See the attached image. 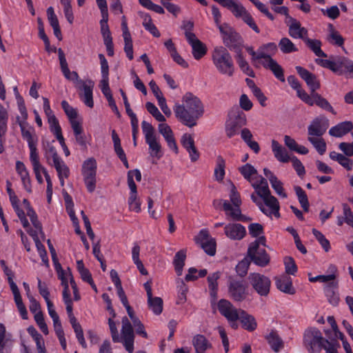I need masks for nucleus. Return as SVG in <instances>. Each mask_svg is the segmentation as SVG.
<instances>
[{
	"label": "nucleus",
	"instance_id": "obj_10",
	"mask_svg": "<svg viewBox=\"0 0 353 353\" xmlns=\"http://www.w3.org/2000/svg\"><path fill=\"white\" fill-rule=\"evenodd\" d=\"M97 161L94 158L85 160L82 165V175L85 186L89 192H92L96 188Z\"/></svg>",
	"mask_w": 353,
	"mask_h": 353
},
{
	"label": "nucleus",
	"instance_id": "obj_47",
	"mask_svg": "<svg viewBox=\"0 0 353 353\" xmlns=\"http://www.w3.org/2000/svg\"><path fill=\"white\" fill-rule=\"evenodd\" d=\"M53 164L58 173V176H64L65 178H68L69 176V168L61 159L56 161Z\"/></svg>",
	"mask_w": 353,
	"mask_h": 353
},
{
	"label": "nucleus",
	"instance_id": "obj_16",
	"mask_svg": "<svg viewBox=\"0 0 353 353\" xmlns=\"http://www.w3.org/2000/svg\"><path fill=\"white\" fill-rule=\"evenodd\" d=\"M295 69L300 77L305 81L310 92H313V94L317 93L316 91L321 87V83L317 77L301 66H296Z\"/></svg>",
	"mask_w": 353,
	"mask_h": 353
},
{
	"label": "nucleus",
	"instance_id": "obj_36",
	"mask_svg": "<svg viewBox=\"0 0 353 353\" xmlns=\"http://www.w3.org/2000/svg\"><path fill=\"white\" fill-rule=\"evenodd\" d=\"M303 41L316 56L319 57H327V54H325L321 48V42L319 40L312 39L307 37Z\"/></svg>",
	"mask_w": 353,
	"mask_h": 353
},
{
	"label": "nucleus",
	"instance_id": "obj_58",
	"mask_svg": "<svg viewBox=\"0 0 353 353\" xmlns=\"http://www.w3.org/2000/svg\"><path fill=\"white\" fill-rule=\"evenodd\" d=\"M179 288L178 299L176 301L177 304H181L186 301V294L188 291V288L183 281H181Z\"/></svg>",
	"mask_w": 353,
	"mask_h": 353
},
{
	"label": "nucleus",
	"instance_id": "obj_26",
	"mask_svg": "<svg viewBox=\"0 0 353 353\" xmlns=\"http://www.w3.org/2000/svg\"><path fill=\"white\" fill-rule=\"evenodd\" d=\"M276 288L281 292L288 294H294L296 291L292 286V281L290 276H282L276 278Z\"/></svg>",
	"mask_w": 353,
	"mask_h": 353
},
{
	"label": "nucleus",
	"instance_id": "obj_37",
	"mask_svg": "<svg viewBox=\"0 0 353 353\" xmlns=\"http://www.w3.org/2000/svg\"><path fill=\"white\" fill-rule=\"evenodd\" d=\"M143 21V26L146 30L150 32L154 37H159L160 32L155 26V25L152 23L150 15L148 13H143L141 14Z\"/></svg>",
	"mask_w": 353,
	"mask_h": 353
},
{
	"label": "nucleus",
	"instance_id": "obj_43",
	"mask_svg": "<svg viewBox=\"0 0 353 353\" xmlns=\"http://www.w3.org/2000/svg\"><path fill=\"white\" fill-rule=\"evenodd\" d=\"M11 347L8 344L6 339V327L0 323V353H10Z\"/></svg>",
	"mask_w": 353,
	"mask_h": 353
},
{
	"label": "nucleus",
	"instance_id": "obj_44",
	"mask_svg": "<svg viewBox=\"0 0 353 353\" xmlns=\"http://www.w3.org/2000/svg\"><path fill=\"white\" fill-rule=\"evenodd\" d=\"M310 141L320 154H323L326 151V143L322 138L308 137Z\"/></svg>",
	"mask_w": 353,
	"mask_h": 353
},
{
	"label": "nucleus",
	"instance_id": "obj_62",
	"mask_svg": "<svg viewBox=\"0 0 353 353\" xmlns=\"http://www.w3.org/2000/svg\"><path fill=\"white\" fill-rule=\"evenodd\" d=\"M61 107L63 109L65 114L68 116L70 121L74 119H77V110L74 109L72 106H70L66 101H63L61 102Z\"/></svg>",
	"mask_w": 353,
	"mask_h": 353
},
{
	"label": "nucleus",
	"instance_id": "obj_42",
	"mask_svg": "<svg viewBox=\"0 0 353 353\" xmlns=\"http://www.w3.org/2000/svg\"><path fill=\"white\" fill-rule=\"evenodd\" d=\"M225 161L221 156L216 158V165L214 169V177L216 181H221L225 176Z\"/></svg>",
	"mask_w": 353,
	"mask_h": 353
},
{
	"label": "nucleus",
	"instance_id": "obj_13",
	"mask_svg": "<svg viewBox=\"0 0 353 353\" xmlns=\"http://www.w3.org/2000/svg\"><path fill=\"white\" fill-rule=\"evenodd\" d=\"M329 126V120L323 116L316 117L307 127L308 137H321Z\"/></svg>",
	"mask_w": 353,
	"mask_h": 353
},
{
	"label": "nucleus",
	"instance_id": "obj_24",
	"mask_svg": "<svg viewBox=\"0 0 353 353\" xmlns=\"http://www.w3.org/2000/svg\"><path fill=\"white\" fill-rule=\"evenodd\" d=\"M352 129L353 123L351 121H343L332 127L329 130V134L334 137H342Z\"/></svg>",
	"mask_w": 353,
	"mask_h": 353
},
{
	"label": "nucleus",
	"instance_id": "obj_50",
	"mask_svg": "<svg viewBox=\"0 0 353 353\" xmlns=\"http://www.w3.org/2000/svg\"><path fill=\"white\" fill-rule=\"evenodd\" d=\"M312 234L316 237V240L321 244L322 248L325 252H328L330 249V241L325 237V236L319 230L314 228L312 229Z\"/></svg>",
	"mask_w": 353,
	"mask_h": 353
},
{
	"label": "nucleus",
	"instance_id": "obj_25",
	"mask_svg": "<svg viewBox=\"0 0 353 353\" xmlns=\"http://www.w3.org/2000/svg\"><path fill=\"white\" fill-rule=\"evenodd\" d=\"M192 343L196 353H205L208 350L212 347L211 343L203 334L195 335L192 338Z\"/></svg>",
	"mask_w": 353,
	"mask_h": 353
},
{
	"label": "nucleus",
	"instance_id": "obj_59",
	"mask_svg": "<svg viewBox=\"0 0 353 353\" xmlns=\"http://www.w3.org/2000/svg\"><path fill=\"white\" fill-rule=\"evenodd\" d=\"M250 1L256 7V8L261 12H262L263 14H265L270 20H271V21L274 20V15L269 12L267 6L264 3L259 1V0H251Z\"/></svg>",
	"mask_w": 353,
	"mask_h": 353
},
{
	"label": "nucleus",
	"instance_id": "obj_35",
	"mask_svg": "<svg viewBox=\"0 0 353 353\" xmlns=\"http://www.w3.org/2000/svg\"><path fill=\"white\" fill-rule=\"evenodd\" d=\"M19 124L21 128L22 137L23 139L26 140L28 145L36 144L37 142V138L33 134L34 129L31 127L27 129L25 126L26 124V122L20 121L19 122Z\"/></svg>",
	"mask_w": 353,
	"mask_h": 353
},
{
	"label": "nucleus",
	"instance_id": "obj_3",
	"mask_svg": "<svg viewBox=\"0 0 353 353\" xmlns=\"http://www.w3.org/2000/svg\"><path fill=\"white\" fill-rule=\"evenodd\" d=\"M212 59L214 66L220 73L229 77L234 74V62L226 48L223 46L214 48L212 53Z\"/></svg>",
	"mask_w": 353,
	"mask_h": 353
},
{
	"label": "nucleus",
	"instance_id": "obj_34",
	"mask_svg": "<svg viewBox=\"0 0 353 353\" xmlns=\"http://www.w3.org/2000/svg\"><path fill=\"white\" fill-rule=\"evenodd\" d=\"M313 97H314L313 105L315 104L323 110L331 112L334 115L336 114V112L334 110L330 102L320 94H314Z\"/></svg>",
	"mask_w": 353,
	"mask_h": 353
},
{
	"label": "nucleus",
	"instance_id": "obj_53",
	"mask_svg": "<svg viewBox=\"0 0 353 353\" xmlns=\"http://www.w3.org/2000/svg\"><path fill=\"white\" fill-rule=\"evenodd\" d=\"M297 97L302 100L304 103L310 106L313 105V101L314 97H313V92H310V94H307L302 88L296 90Z\"/></svg>",
	"mask_w": 353,
	"mask_h": 353
},
{
	"label": "nucleus",
	"instance_id": "obj_15",
	"mask_svg": "<svg viewBox=\"0 0 353 353\" xmlns=\"http://www.w3.org/2000/svg\"><path fill=\"white\" fill-rule=\"evenodd\" d=\"M94 83L92 80L88 79L83 81L76 88L81 90V92L79 94V97L81 101L89 108H93V88Z\"/></svg>",
	"mask_w": 353,
	"mask_h": 353
},
{
	"label": "nucleus",
	"instance_id": "obj_39",
	"mask_svg": "<svg viewBox=\"0 0 353 353\" xmlns=\"http://www.w3.org/2000/svg\"><path fill=\"white\" fill-rule=\"evenodd\" d=\"M236 62L243 73L251 77H254L255 74L253 70L250 67L248 63L244 59L242 51L236 53Z\"/></svg>",
	"mask_w": 353,
	"mask_h": 353
},
{
	"label": "nucleus",
	"instance_id": "obj_60",
	"mask_svg": "<svg viewBox=\"0 0 353 353\" xmlns=\"http://www.w3.org/2000/svg\"><path fill=\"white\" fill-rule=\"evenodd\" d=\"M272 188L274 190L276 193L282 198H286L287 194L285 192L283 188V183L276 178L270 182Z\"/></svg>",
	"mask_w": 353,
	"mask_h": 353
},
{
	"label": "nucleus",
	"instance_id": "obj_2",
	"mask_svg": "<svg viewBox=\"0 0 353 353\" xmlns=\"http://www.w3.org/2000/svg\"><path fill=\"white\" fill-rule=\"evenodd\" d=\"M316 63L338 75L353 78V61L345 57H333L332 59H316Z\"/></svg>",
	"mask_w": 353,
	"mask_h": 353
},
{
	"label": "nucleus",
	"instance_id": "obj_51",
	"mask_svg": "<svg viewBox=\"0 0 353 353\" xmlns=\"http://www.w3.org/2000/svg\"><path fill=\"white\" fill-rule=\"evenodd\" d=\"M139 2L144 8L158 14H162L165 13L164 9L161 6L154 3L151 0H139Z\"/></svg>",
	"mask_w": 353,
	"mask_h": 353
},
{
	"label": "nucleus",
	"instance_id": "obj_57",
	"mask_svg": "<svg viewBox=\"0 0 353 353\" xmlns=\"http://www.w3.org/2000/svg\"><path fill=\"white\" fill-rule=\"evenodd\" d=\"M250 265V260L247 258H244L241 260L236 266V271L237 274L243 277L247 274L248 268Z\"/></svg>",
	"mask_w": 353,
	"mask_h": 353
},
{
	"label": "nucleus",
	"instance_id": "obj_32",
	"mask_svg": "<svg viewBox=\"0 0 353 353\" xmlns=\"http://www.w3.org/2000/svg\"><path fill=\"white\" fill-rule=\"evenodd\" d=\"M221 272H215L208 276V287L210 294L213 301L217 299L218 283L217 280L220 278Z\"/></svg>",
	"mask_w": 353,
	"mask_h": 353
},
{
	"label": "nucleus",
	"instance_id": "obj_38",
	"mask_svg": "<svg viewBox=\"0 0 353 353\" xmlns=\"http://www.w3.org/2000/svg\"><path fill=\"white\" fill-rule=\"evenodd\" d=\"M163 300L158 296H152L148 298V305L150 310L156 315H159L163 311Z\"/></svg>",
	"mask_w": 353,
	"mask_h": 353
},
{
	"label": "nucleus",
	"instance_id": "obj_22",
	"mask_svg": "<svg viewBox=\"0 0 353 353\" xmlns=\"http://www.w3.org/2000/svg\"><path fill=\"white\" fill-rule=\"evenodd\" d=\"M160 134L167 142L168 146L170 150H173L176 154L178 153V147L174 137L173 132L171 128L167 123H160L158 126Z\"/></svg>",
	"mask_w": 353,
	"mask_h": 353
},
{
	"label": "nucleus",
	"instance_id": "obj_63",
	"mask_svg": "<svg viewBox=\"0 0 353 353\" xmlns=\"http://www.w3.org/2000/svg\"><path fill=\"white\" fill-rule=\"evenodd\" d=\"M48 121L50 125V130L55 137L62 134L61 128L56 117H51V119H48Z\"/></svg>",
	"mask_w": 353,
	"mask_h": 353
},
{
	"label": "nucleus",
	"instance_id": "obj_18",
	"mask_svg": "<svg viewBox=\"0 0 353 353\" xmlns=\"http://www.w3.org/2000/svg\"><path fill=\"white\" fill-rule=\"evenodd\" d=\"M220 314L227 320H234L239 319V310L226 299H221L217 304Z\"/></svg>",
	"mask_w": 353,
	"mask_h": 353
},
{
	"label": "nucleus",
	"instance_id": "obj_64",
	"mask_svg": "<svg viewBox=\"0 0 353 353\" xmlns=\"http://www.w3.org/2000/svg\"><path fill=\"white\" fill-rule=\"evenodd\" d=\"M343 210L345 222L350 226L353 228V212L347 203L343 204Z\"/></svg>",
	"mask_w": 353,
	"mask_h": 353
},
{
	"label": "nucleus",
	"instance_id": "obj_45",
	"mask_svg": "<svg viewBox=\"0 0 353 353\" xmlns=\"http://www.w3.org/2000/svg\"><path fill=\"white\" fill-rule=\"evenodd\" d=\"M192 48V54L195 59L199 60L202 58L207 52L205 46L201 41L192 43L191 46Z\"/></svg>",
	"mask_w": 353,
	"mask_h": 353
},
{
	"label": "nucleus",
	"instance_id": "obj_55",
	"mask_svg": "<svg viewBox=\"0 0 353 353\" xmlns=\"http://www.w3.org/2000/svg\"><path fill=\"white\" fill-rule=\"evenodd\" d=\"M284 263L285 267V272L288 274L294 275L297 272V266L294 259L291 256H287L285 258Z\"/></svg>",
	"mask_w": 353,
	"mask_h": 353
},
{
	"label": "nucleus",
	"instance_id": "obj_40",
	"mask_svg": "<svg viewBox=\"0 0 353 353\" xmlns=\"http://www.w3.org/2000/svg\"><path fill=\"white\" fill-rule=\"evenodd\" d=\"M278 46L281 51L285 54H290L298 51V48L288 37L282 38L280 40Z\"/></svg>",
	"mask_w": 353,
	"mask_h": 353
},
{
	"label": "nucleus",
	"instance_id": "obj_12",
	"mask_svg": "<svg viewBox=\"0 0 353 353\" xmlns=\"http://www.w3.org/2000/svg\"><path fill=\"white\" fill-rule=\"evenodd\" d=\"M134 334L132 324L126 316H123L122 318L121 341H123L125 350L129 353H132L134 351Z\"/></svg>",
	"mask_w": 353,
	"mask_h": 353
},
{
	"label": "nucleus",
	"instance_id": "obj_1",
	"mask_svg": "<svg viewBox=\"0 0 353 353\" xmlns=\"http://www.w3.org/2000/svg\"><path fill=\"white\" fill-rule=\"evenodd\" d=\"M183 104H176L174 112L176 117L185 125L192 128L204 114V105L201 99L191 92L183 97Z\"/></svg>",
	"mask_w": 353,
	"mask_h": 353
},
{
	"label": "nucleus",
	"instance_id": "obj_17",
	"mask_svg": "<svg viewBox=\"0 0 353 353\" xmlns=\"http://www.w3.org/2000/svg\"><path fill=\"white\" fill-rule=\"evenodd\" d=\"M246 287L243 281L230 279L228 285V292L230 297L235 301H242L246 297Z\"/></svg>",
	"mask_w": 353,
	"mask_h": 353
},
{
	"label": "nucleus",
	"instance_id": "obj_29",
	"mask_svg": "<svg viewBox=\"0 0 353 353\" xmlns=\"http://www.w3.org/2000/svg\"><path fill=\"white\" fill-rule=\"evenodd\" d=\"M262 199L263 200L265 205L269 208V209H266L268 213L265 214L269 216L274 214L276 217H279V203L276 198L270 194Z\"/></svg>",
	"mask_w": 353,
	"mask_h": 353
},
{
	"label": "nucleus",
	"instance_id": "obj_20",
	"mask_svg": "<svg viewBox=\"0 0 353 353\" xmlns=\"http://www.w3.org/2000/svg\"><path fill=\"white\" fill-rule=\"evenodd\" d=\"M224 232L232 240H241L245 236L246 230L240 223H228L224 228Z\"/></svg>",
	"mask_w": 353,
	"mask_h": 353
},
{
	"label": "nucleus",
	"instance_id": "obj_28",
	"mask_svg": "<svg viewBox=\"0 0 353 353\" xmlns=\"http://www.w3.org/2000/svg\"><path fill=\"white\" fill-rule=\"evenodd\" d=\"M243 329L252 332L256 330L257 323L254 317L248 314L245 310H239V319Z\"/></svg>",
	"mask_w": 353,
	"mask_h": 353
},
{
	"label": "nucleus",
	"instance_id": "obj_4",
	"mask_svg": "<svg viewBox=\"0 0 353 353\" xmlns=\"http://www.w3.org/2000/svg\"><path fill=\"white\" fill-rule=\"evenodd\" d=\"M230 199L232 205L227 200L223 203V210L228 219L235 221L246 222L251 220L250 218L247 217L241 213L240 206L242 203L239 193L237 192L234 184L232 185V189L230 194Z\"/></svg>",
	"mask_w": 353,
	"mask_h": 353
},
{
	"label": "nucleus",
	"instance_id": "obj_19",
	"mask_svg": "<svg viewBox=\"0 0 353 353\" xmlns=\"http://www.w3.org/2000/svg\"><path fill=\"white\" fill-rule=\"evenodd\" d=\"M248 256L256 265L261 267L267 265L270 261V257L264 248L252 249L249 247Z\"/></svg>",
	"mask_w": 353,
	"mask_h": 353
},
{
	"label": "nucleus",
	"instance_id": "obj_56",
	"mask_svg": "<svg viewBox=\"0 0 353 353\" xmlns=\"http://www.w3.org/2000/svg\"><path fill=\"white\" fill-rule=\"evenodd\" d=\"M252 186L255 190L256 194L261 199L271 194L268 185H259L257 183H252Z\"/></svg>",
	"mask_w": 353,
	"mask_h": 353
},
{
	"label": "nucleus",
	"instance_id": "obj_33",
	"mask_svg": "<svg viewBox=\"0 0 353 353\" xmlns=\"http://www.w3.org/2000/svg\"><path fill=\"white\" fill-rule=\"evenodd\" d=\"M186 259V250H181L177 252L174 257L173 264L175 271L178 276H181L183 272V268L185 265Z\"/></svg>",
	"mask_w": 353,
	"mask_h": 353
},
{
	"label": "nucleus",
	"instance_id": "obj_14",
	"mask_svg": "<svg viewBox=\"0 0 353 353\" xmlns=\"http://www.w3.org/2000/svg\"><path fill=\"white\" fill-rule=\"evenodd\" d=\"M285 22L288 26V34L292 38L301 39L303 41L307 38L308 31L305 28L301 27L300 21L289 17Z\"/></svg>",
	"mask_w": 353,
	"mask_h": 353
},
{
	"label": "nucleus",
	"instance_id": "obj_30",
	"mask_svg": "<svg viewBox=\"0 0 353 353\" xmlns=\"http://www.w3.org/2000/svg\"><path fill=\"white\" fill-rule=\"evenodd\" d=\"M271 349L279 352L284 348V342L275 331H272L266 337Z\"/></svg>",
	"mask_w": 353,
	"mask_h": 353
},
{
	"label": "nucleus",
	"instance_id": "obj_41",
	"mask_svg": "<svg viewBox=\"0 0 353 353\" xmlns=\"http://www.w3.org/2000/svg\"><path fill=\"white\" fill-rule=\"evenodd\" d=\"M239 171L243 175L244 179L251 183H252V176L257 174L258 173L254 167L250 163H246L239 168Z\"/></svg>",
	"mask_w": 353,
	"mask_h": 353
},
{
	"label": "nucleus",
	"instance_id": "obj_52",
	"mask_svg": "<svg viewBox=\"0 0 353 353\" xmlns=\"http://www.w3.org/2000/svg\"><path fill=\"white\" fill-rule=\"evenodd\" d=\"M28 147L30 151V160L32 163V168L42 166V165L39 162V154L37 149V143L28 145Z\"/></svg>",
	"mask_w": 353,
	"mask_h": 353
},
{
	"label": "nucleus",
	"instance_id": "obj_31",
	"mask_svg": "<svg viewBox=\"0 0 353 353\" xmlns=\"http://www.w3.org/2000/svg\"><path fill=\"white\" fill-rule=\"evenodd\" d=\"M8 113L6 109L0 105V154L4 151L2 138L7 130Z\"/></svg>",
	"mask_w": 353,
	"mask_h": 353
},
{
	"label": "nucleus",
	"instance_id": "obj_27",
	"mask_svg": "<svg viewBox=\"0 0 353 353\" xmlns=\"http://www.w3.org/2000/svg\"><path fill=\"white\" fill-rule=\"evenodd\" d=\"M272 150L274 157L279 161L288 163L291 159L287 150L276 140L272 141Z\"/></svg>",
	"mask_w": 353,
	"mask_h": 353
},
{
	"label": "nucleus",
	"instance_id": "obj_61",
	"mask_svg": "<svg viewBox=\"0 0 353 353\" xmlns=\"http://www.w3.org/2000/svg\"><path fill=\"white\" fill-rule=\"evenodd\" d=\"M128 205L130 210L136 212L141 211V203L137 199V194H130Z\"/></svg>",
	"mask_w": 353,
	"mask_h": 353
},
{
	"label": "nucleus",
	"instance_id": "obj_54",
	"mask_svg": "<svg viewBox=\"0 0 353 353\" xmlns=\"http://www.w3.org/2000/svg\"><path fill=\"white\" fill-rule=\"evenodd\" d=\"M327 41L332 45L340 47H342L344 43V39L338 31H332V34H329Z\"/></svg>",
	"mask_w": 353,
	"mask_h": 353
},
{
	"label": "nucleus",
	"instance_id": "obj_7",
	"mask_svg": "<svg viewBox=\"0 0 353 353\" xmlns=\"http://www.w3.org/2000/svg\"><path fill=\"white\" fill-rule=\"evenodd\" d=\"M325 340L321 331L312 327L306 330L303 336V343L309 353H320L325 343Z\"/></svg>",
	"mask_w": 353,
	"mask_h": 353
},
{
	"label": "nucleus",
	"instance_id": "obj_11",
	"mask_svg": "<svg viewBox=\"0 0 353 353\" xmlns=\"http://www.w3.org/2000/svg\"><path fill=\"white\" fill-rule=\"evenodd\" d=\"M248 279L254 290L261 296L268 295L271 281L270 279L259 273H250Z\"/></svg>",
	"mask_w": 353,
	"mask_h": 353
},
{
	"label": "nucleus",
	"instance_id": "obj_8",
	"mask_svg": "<svg viewBox=\"0 0 353 353\" xmlns=\"http://www.w3.org/2000/svg\"><path fill=\"white\" fill-rule=\"evenodd\" d=\"M229 119L226 122L225 131L229 138L234 136L239 128L247 123L245 113L238 107H234L228 112Z\"/></svg>",
	"mask_w": 353,
	"mask_h": 353
},
{
	"label": "nucleus",
	"instance_id": "obj_48",
	"mask_svg": "<svg viewBox=\"0 0 353 353\" xmlns=\"http://www.w3.org/2000/svg\"><path fill=\"white\" fill-rule=\"evenodd\" d=\"M270 70L272 72L276 78L281 82H285L283 70L282 67L275 61L272 60Z\"/></svg>",
	"mask_w": 353,
	"mask_h": 353
},
{
	"label": "nucleus",
	"instance_id": "obj_21",
	"mask_svg": "<svg viewBox=\"0 0 353 353\" xmlns=\"http://www.w3.org/2000/svg\"><path fill=\"white\" fill-rule=\"evenodd\" d=\"M201 248L205 252L210 256H214L216 253V242L209 237L208 231L201 230L198 236Z\"/></svg>",
	"mask_w": 353,
	"mask_h": 353
},
{
	"label": "nucleus",
	"instance_id": "obj_46",
	"mask_svg": "<svg viewBox=\"0 0 353 353\" xmlns=\"http://www.w3.org/2000/svg\"><path fill=\"white\" fill-rule=\"evenodd\" d=\"M27 215L30 217V221L35 229H37L41 235L42 239H44L45 234L43 231V228L41 222L38 220L37 215L33 209H29L27 212Z\"/></svg>",
	"mask_w": 353,
	"mask_h": 353
},
{
	"label": "nucleus",
	"instance_id": "obj_6",
	"mask_svg": "<svg viewBox=\"0 0 353 353\" xmlns=\"http://www.w3.org/2000/svg\"><path fill=\"white\" fill-rule=\"evenodd\" d=\"M219 29L221 34L223 43L226 48L236 53L242 51L243 38L234 28L228 23H223L219 26Z\"/></svg>",
	"mask_w": 353,
	"mask_h": 353
},
{
	"label": "nucleus",
	"instance_id": "obj_49",
	"mask_svg": "<svg viewBox=\"0 0 353 353\" xmlns=\"http://www.w3.org/2000/svg\"><path fill=\"white\" fill-rule=\"evenodd\" d=\"M145 108L149 112V113L151 114L155 118L156 120H157L159 122L165 121V117L160 112V111L154 105V103L151 102H147L145 103Z\"/></svg>",
	"mask_w": 353,
	"mask_h": 353
},
{
	"label": "nucleus",
	"instance_id": "obj_23",
	"mask_svg": "<svg viewBox=\"0 0 353 353\" xmlns=\"http://www.w3.org/2000/svg\"><path fill=\"white\" fill-rule=\"evenodd\" d=\"M337 290L338 282L336 281H332L327 284L323 288L325 294L329 303L334 306L337 305L340 300Z\"/></svg>",
	"mask_w": 353,
	"mask_h": 353
},
{
	"label": "nucleus",
	"instance_id": "obj_9",
	"mask_svg": "<svg viewBox=\"0 0 353 353\" xmlns=\"http://www.w3.org/2000/svg\"><path fill=\"white\" fill-rule=\"evenodd\" d=\"M141 127L145 142L149 146L150 156L160 159L163 156L161 145L157 141L154 127L145 121H142Z\"/></svg>",
	"mask_w": 353,
	"mask_h": 353
},
{
	"label": "nucleus",
	"instance_id": "obj_5",
	"mask_svg": "<svg viewBox=\"0 0 353 353\" xmlns=\"http://www.w3.org/2000/svg\"><path fill=\"white\" fill-rule=\"evenodd\" d=\"M221 6L228 9L235 17L241 18L256 33H259L260 30L256 24L254 19L245 8L235 0H214Z\"/></svg>",
	"mask_w": 353,
	"mask_h": 353
}]
</instances>
